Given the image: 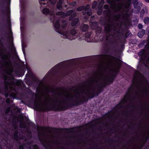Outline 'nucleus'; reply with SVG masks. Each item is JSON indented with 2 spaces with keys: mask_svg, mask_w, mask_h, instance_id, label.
<instances>
[{
  "mask_svg": "<svg viewBox=\"0 0 149 149\" xmlns=\"http://www.w3.org/2000/svg\"><path fill=\"white\" fill-rule=\"evenodd\" d=\"M131 0H107L114 12L107 22L104 28L107 39L118 33L123 24L129 25L130 21L129 19L128 12L123 7L128 9L130 5Z\"/></svg>",
  "mask_w": 149,
  "mask_h": 149,
  "instance_id": "f257e3e1",
  "label": "nucleus"
},
{
  "mask_svg": "<svg viewBox=\"0 0 149 149\" xmlns=\"http://www.w3.org/2000/svg\"><path fill=\"white\" fill-rule=\"evenodd\" d=\"M84 87L86 89L83 90L81 92L83 99L81 98L79 92L76 91H75V94L74 95H70L69 93L65 95V99L62 97L61 94H59L62 98V99L57 98L55 101L53 102H47L42 105L39 104L35 101L34 102V106L37 108H41L42 111H49L52 108L58 109L64 106L70 104L72 106L78 105L84 102L86 97L89 98H92L94 97L95 92V87L92 86H85Z\"/></svg>",
  "mask_w": 149,
  "mask_h": 149,
  "instance_id": "f03ea898",
  "label": "nucleus"
},
{
  "mask_svg": "<svg viewBox=\"0 0 149 149\" xmlns=\"http://www.w3.org/2000/svg\"><path fill=\"white\" fill-rule=\"evenodd\" d=\"M132 83L122 101L120 102L113 109L114 112H120L124 107V103L128 101H129L130 103V106L133 107L134 105L131 104L133 101L139 100L141 94L149 97L148 82L144 76L138 71H135Z\"/></svg>",
  "mask_w": 149,
  "mask_h": 149,
  "instance_id": "7ed1b4c3",
  "label": "nucleus"
},
{
  "mask_svg": "<svg viewBox=\"0 0 149 149\" xmlns=\"http://www.w3.org/2000/svg\"><path fill=\"white\" fill-rule=\"evenodd\" d=\"M118 43L116 41L112 42L110 47L111 52L109 54H104L95 56L93 57L74 58L65 61L57 64L56 65H70L76 64H85L93 60H96L98 64L94 65H104V64H116L123 65V62L119 60L116 56V47Z\"/></svg>",
  "mask_w": 149,
  "mask_h": 149,
  "instance_id": "20e7f679",
  "label": "nucleus"
},
{
  "mask_svg": "<svg viewBox=\"0 0 149 149\" xmlns=\"http://www.w3.org/2000/svg\"><path fill=\"white\" fill-rule=\"evenodd\" d=\"M57 0H49L52 4L49 7L50 9L47 8H43L42 10V13L48 14L50 16V19L54 24L55 31L62 35L64 38H68L70 40L75 39L77 38L76 31L72 29H71L70 32L67 30L65 31L67 26L66 21L64 20L62 16H55L54 11L56 8L53 5L56 3Z\"/></svg>",
  "mask_w": 149,
  "mask_h": 149,
  "instance_id": "39448f33",
  "label": "nucleus"
},
{
  "mask_svg": "<svg viewBox=\"0 0 149 149\" xmlns=\"http://www.w3.org/2000/svg\"><path fill=\"white\" fill-rule=\"evenodd\" d=\"M0 61L4 65H12L15 62L13 57L4 47L0 49Z\"/></svg>",
  "mask_w": 149,
  "mask_h": 149,
  "instance_id": "423d86ee",
  "label": "nucleus"
},
{
  "mask_svg": "<svg viewBox=\"0 0 149 149\" xmlns=\"http://www.w3.org/2000/svg\"><path fill=\"white\" fill-rule=\"evenodd\" d=\"M119 68V67L117 69L113 68L110 69V72L106 76L107 81L105 82L104 85H102L101 83H100L99 85L102 88L106 86L107 84H109L113 81L115 78L118 72Z\"/></svg>",
  "mask_w": 149,
  "mask_h": 149,
  "instance_id": "0eeeda50",
  "label": "nucleus"
},
{
  "mask_svg": "<svg viewBox=\"0 0 149 149\" xmlns=\"http://www.w3.org/2000/svg\"><path fill=\"white\" fill-rule=\"evenodd\" d=\"M17 69L15 71L16 74L19 76H22L24 74H22V75L20 74V73H24L26 68L28 70V73L30 76H31L33 75V73L30 70L28 69L27 66H17Z\"/></svg>",
  "mask_w": 149,
  "mask_h": 149,
  "instance_id": "6e6552de",
  "label": "nucleus"
},
{
  "mask_svg": "<svg viewBox=\"0 0 149 149\" xmlns=\"http://www.w3.org/2000/svg\"><path fill=\"white\" fill-rule=\"evenodd\" d=\"M84 10L82 12V14L83 15H85L86 14L88 16H89L91 15L92 12L90 8V5H87L86 6H84L80 7L77 9V11H80Z\"/></svg>",
  "mask_w": 149,
  "mask_h": 149,
  "instance_id": "1a4fd4ad",
  "label": "nucleus"
},
{
  "mask_svg": "<svg viewBox=\"0 0 149 149\" xmlns=\"http://www.w3.org/2000/svg\"><path fill=\"white\" fill-rule=\"evenodd\" d=\"M91 32H88L85 34V40L88 42H98L97 39L94 38Z\"/></svg>",
  "mask_w": 149,
  "mask_h": 149,
  "instance_id": "9d476101",
  "label": "nucleus"
},
{
  "mask_svg": "<svg viewBox=\"0 0 149 149\" xmlns=\"http://www.w3.org/2000/svg\"><path fill=\"white\" fill-rule=\"evenodd\" d=\"M55 70L53 69V68L43 78L42 80L44 82H46L50 79L52 75L54 74Z\"/></svg>",
  "mask_w": 149,
  "mask_h": 149,
  "instance_id": "9b49d317",
  "label": "nucleus"
},
{
  "mask_svg": "<svg viewBox=\"0 0 149 149\" xmlns=\"http://www.w3.org/2000/svg\"><path fill=\"white\" fill-rule=\"evenodd\" d=\"M91 28L92 29L96 30L97 34H101V28L98 26V23L96 22H93L91 23Z\"/></svg>",
  "mask_w": 149,
  "mask_h": 149,
  "instance_id": "f8f14e48",
  "label": "nucleus"
},
{
  "mask_svg": "<svg viewBox=\"0 0 149 149\" xmlns=\"http://www.w3.org/2000/svg\"><path fill=\"white\" fill-rule=\"evenodd\" d=\"M91 82L97 88L98 91L100 92L102 91V87H101V86L99 84H98V83H99V80L98 79L95 78H94L91 81Z\"/></svg>",
  "mask_w": 149,
  "mask_h": 149,
  "instance_id": "ddd939ff",
  "label": "nucleus"
},
{
  "mask_svg": "<svg viewBox=\"0 0 149 149\" xmlns=\"http://www.w3.org/2000/svg\"><path fill=\"white\" fill-rule=\"evenodd\" d=\"M73 10H70L67 11L66 13L62 12H57L56 13V15H62V16H69L71 15L73 12Z\"/></svg>",
  "mask_w": 149,
  "mask_h": 149,
  "instance_id": "4468645a",
  "label": "nucleus"
},
{
  "mask_svg": "<svg viewBox=\"0 0 149 149\" xmlns=\"http://www.w3.org/2000/svg\"><path fill=\"white\" fill-rule=\"evenodd\" d=\"M89 28L88 25L85 24L81 25L80 27L81 30L83 32H85L88 30Z\"/></svg>",
  "mask_w": 149,
  "mask_h": 149,
  "instance_id": "2eb2a0df",
  "label": "nucleus"
},
{
  "mask_svg": "<svg viewBox=\"0 0 149 149\" xmlns=\"http://www.w3.org/2000/svg\"><path fill=\"white\" fill-rule=\"evenodd\" d=\"M16 58L17 60L15 62L17 65H25L24 62L21 61L19 59V58L18 56H16Z\"/></svg>",
  "mask_w": 149,
  "mask_h": 149,
  "instance_id": "dca6fc26",
  "label": "nucleus"
},
{
  "mask_svg": "<svg viewBox=\"0 0 149 149\" xmlns=\"http://www.w3.org/2000/svg\"><path fill=\"white\" fill-rule=\"evenodd\" d=\"M63 2V0H59L58 1L56 5V7L58 9L60 10L62 9V4Z\"/></svg>",
  "mask_w": 149,
  "mask_h": 149,
  "instance_id": "f3484780",
  "label": "nucleus"
},
{
  "mask_svg": "<svg viewBox=\"0 0 149 149\" xmlns=\"http://www.w3.org/2000/svg\"><path fill=\"white\" fill-rule=\"evenodd\" d=\"M145 32V31L144 30H142L140 31L139 33L138 36L139 38H141L144 35Z\"/></svg>",
  "mask_w": 149,
  "mask_h": 149,
  "instance_id": "a211bd4d",
  "label": "nucleus"
},
{
  "mask_svg": "<svg viewBox=\"0 0 149 149\" xmlns=\"http://www.w3.org/2000/svg\"><path fill=\"white\" fill-rule=\"evenodd\" d=\"M79 21V19L78 18H75L74 19L71 23V25L72 26H75L78 23Z\"/></svg>",
  "mask_w": 149,
  "mask_h": 149,
  "instance_id": "6ab92c4d",
  "label": "nucleus"
},
{
  "mask_svg": "<svg viewBox=\"0 0 149 149\" xmlns=\"http://www.w3.org/2000/svg\"><path fill=\"white\" fill-rule=\"evenodd\" d=\"M45 0H39V2L40 5V9H42V8H44L45 6H43L45 5V2H42V1H44Z\"/></svg>",
  "mask_w": 149,
  "mask_h": 149,
  "instance_id": "aec40b11",
  "label": "nucleus"
},
{
  "mask_svg": "<svg viewBox=\"0 0 149 149\" xmlns=\"http://www.w3.org/2000/svg\"><path fill=\"white\" fill-rule=\"evenodd\" d=\"M102 7H100L98 8L97 11V13L98 15H101L102 12Z\"/></svg>",
  "mask_w": 149,
  "mask_h": 149,
  "instance_id": "412c9836",
  "label": "nucleus"
},
{
  "mask_svg": "<svg viewBox=\"0 0 149 149\" xmlns=\"http://www.w3.org/2000/svg\"><path fill=\"white\" fill-rule=\"evenodd\" d=\"M144 22L145 24H147L149 22V18L148 17L145 18Z\"/></svg>",
  "mask_w": 149,
  "mask_h": 149,
  "instance_id": "4be33fe9",
  "label": "nucleus"
},
{
  "mask_svg": "<svg viewBox=\"0 0 149 149\" xmlns=\"http://www.w3.org/2000/svg\"><path fill=\"white\" fill-rule=\"evenodd\" d=\"M133 4L134 8H136L138 4V2L137 0H133Z\"/></svg>",
  "mask_w": 149,
  "mask_h": 149,
  "instance_id": "5701e85b",
  "label": "nucleus"
},
{
  "mask_svg": "<svg viewBox=\"0 0 149 149\" xmlns=\"http://www.w3.org/2000/svg\"><path fill=\"white\" fill-rule=\"evenodd\" d=\"M145 53V51L144 50H141L138 53L139 55L141 56L143 55Z\"/></svg>",
  "mask_w": 149,
  "mask_h": 149,
  "instance_id": "b1692460",
  "label": "nucleus"
},
{
  "mask_svg": "<svg viewBox=\"0 0 149 149\" xmlns=\"http://www.w3.org/2000/svg\"><path fill=\"white\" fill-rule=\"evenodd\" d=\"M97 4V1H93V4H92V8H95L96 7V5Z\"/></svg>",
  "mask_w": 149,
  "mask_h": 149,
  "instance_id": "393cba45",
  "label": "nucleus"
},
{
  "mask_svg": "<svg viewBox=\"0 0 149 149\" xmlns=\"http://www.w3.org/2000/svg\"><path fill=\"white\" fill-rule=\"evenodd\" d=\"M10 149H39V148H10Z\"/></svg>",
  "mask_w": 149,
  "mask_h": 149,
  "instance_id": "a878e982",
  "label": "nucleus"
},
{
  "mask_svg": "<svg viewBox=\"0 0 149 149\" xmlns=\"http://www.w3.org/2000/svg\"><path fill=\"white\" fill-rule=\"evenodd\" d=\"M104 3V0H102L100 2L99 5L100 6V7H102V6Z\"/></svg>",
  "mask_w": 149,
  "mask_h": 149,
  "instance_id": "bb28decb",
  "label": "nucleus"
},
{
  "mask_svg": "<svg viewBox=\"0 0 149 149\" xmlns=\"http://www.w3.org/2000/svg\"><path fill=\"white\" fill-rule=\"evenodd\" d=\"M76 15V14L75 13H73V14H72V15H71V16L70 17L69 19V20H71L72 19L73 17H74Z\"/></svg>",
  "mask_w": 149,
  "mask_h": 149,
  "instance_id": "cd10ccee",
  "label": "nucleus"
},
{
  "mask_svg": "<svg viewBox=\"0 0 149 149\" xmlns=\"http://www.w3.org/2000/svg\"><path fill=\"white\" fill-rule=\"evenodd\" d=\"M10 110V107H8V108L6 111V115H8L9 112Z\"/></svg>",
  "mask_w": 149,
  "mask_h": 149,
  "instance_id": "c85d7f7f",
  "label": "nucleus"
},
{
  "mask_svg": "<svg viewBox=\"0 0 149 149\" xmlns=\"http://www.w3.org/2000/svg\"><path fill=\"white\" fill-rule=\"evenodd\" d=\"M70 5L71 6H75L76 5V3L75 2H73L70 3Z\"/></svg>",
  "mask_w": 149,
  "mask_h": 149,
  "instance_id": "c756f323",
  "label": "nucleus"
},
{
  "mask_svg": "<svg viewBox=\"0 0 149 149\" xmlns=\"http://www.w3.org/2000/svg\"><path fill=\"white\" fill-rule=\"evenodd\" d=\"M138 27L139 29H141L143 27V25L141 24H139L138 25Z\"/></svg>",
  "mask_w": 149,
  "mask_h": 149,
  "instance_id": "7c9ffc66",
  "label": "nucleus"
},
{
  "mask_svg": "<svg viewBox=\"0 0 149 149\" xmlns=\"http://www.w3.org/2000/svg\"><path fill=\"white\" fill-rule=\"evenodd\" d=\"M104 36L101 37V38H99L98 39L99 40H100V41H103L104 39Z\"/></svg>",
  "mask_w": 149,
  "mask_h": 149,
  "instance_id": "2f4dec72",
  "label": "nucleus"
},
{
  "mask_svg": "<svg viewBox=\"0 0 149 149\" xmlns=\"http://www.w3.org/2000/svg\"><path fill=\"white\" fill-rule=\"evenodd\" d=\"M6 102L8 103H9L10 102V100L9 98H8L6 100Z\"/></svg>",
  "mask_w": 149,
  "mask_h": 149,
  "instance_id": "473e14b6",
  "label": "nucleus"
},
{
  "mask_svg": "<svg viewBox=\"0 0 149 149\" xmlns=\"http://www.w3.org/2000/svg\"><path fill=\"white\" fill-rule=\"evenodd\" d=\"M104 8L105 9H108V6L107 5H105L104 6Z\"/></svg>",
  "mask_w": 149,
  "mask_h": 149,
  "instance_id": "72a5a7b5",
  "label": "nucleus"
},
{
  "mask_svg": "<svg viewBox=\"0 0 149 149\" xmlns=\"http://www.w3.org/2000/svg\"><path fill=\"white\" fill-rule=\"evenodd\" d=\"M50 92L52 93H55V91L53 90H51V91Z\"/></svg>",
  "mask_w": 149,
  "mask_h": 149,
  "instance_id": "f704fd0d",
  "label": "nucleus"
},
{
  "mask_svg": "<svg viewBox=\"0 0 149 149\" xmlns=\"http://www.w3.org/2000/svg\"><path fill=\"white\" fill-rule=\"evenodd\" d=\"M144 10H142L141 11V13H142L143 14H144Z\"/></svg>",
  "mask_w": 149,
  "mask_h": 149,
  "instance_id": "c9c22d12",
  "label": "nucleus"
},
{
  "mask_svg": "<svg viewBox=\"0 0 149 149\" xmlns=\"http://www.w3.org/2000/svg\"><path fill=\"white\" fill-rule=\"evenodd\" d=\"M110 13V11L109 10H108V12H107V14L109 15V13Z\"/></svg>",
  "mask_w": 149,
  "mask_h": 149,
  "instance_id": "e433bc0d",
  "label": "nucleus"
},
{
  "mask_svg": "<svg viewBox=\"0 0 149 149\" xmlns=\"http://www.w3.org/2000/svg\"><path fill=\"white\" fill-rule=\"evenodd\" d=\"M145 1L147 3H149V0H145Z\"/></svg>",
  "mask_w": 149,
  "mask_h": 149,
  "instance_id": "4c0bfd02",
  "label": "nucleus"
},
{
  "mask_svg": "<svg viewBox=\"0 0 149 149\" xmlns=\"http://www.w3.org/2000/svg\"><path fill=\"white\" fill-rule=\"evenodd\" d=\"M149 138V136L147 138L146 141L148 140Z\"/></svg>",
  "mask_w": 149,
  "mask_h": 149,
  "instance_id": "58836bf2",
  "label": "nucleus"
},
{
  "mask_svg": "<svg viewBox=\"0 0 149 149\" xmlns=\"http://www.w3.org/2000/svg\"><path fill=\"white\" fill-rule=\"evenodd\" d=\"M146 66V67L147 68H148V69H149V66Z\"/></svg>",
  "mask_w": 149,
  "mask_h": 149,
  "instance_id": "ea45409f",
  "label": "nucleus"
},
{
  "mask_svg": "<svg viewBox=\"0 0 149 149\" xmlns=\"http://www.w3.org/2000/svg\"><path fill=\"white\" fill-rule=\"evenodd\" d=\"M94 16H91V18H94Z\"/></svg>",
  "mask_w": 149,
  "mask_h": 149,
  "instance_id": "a19ab883",
  "label": "nucleus"
},
{
  "mask_svg": "<svg viewBox=\"0 0 149 149\" xmlns=\"http://www.w3.org/2000/svg\"><path fill=\"white\" fill-rule=\"evenodd\" d=\"M37 131L38 132V134H39L40 133L39 132V130L38 128Z\"/></svg>",
  "mask_w": 149,
  "mask_h": 149,
  "instance_id": "79ce46f5",
  "label": "nucleus"
},
{
  "mask_svg": "<svg viewBox=\"0 0 149 149\" xmlns=\"http://www.w3.org/2000/svg\"><path fill=\"white\" fill-rule=\"evenodd\" d=\"M1 88H0V93H1Z\"/></svg>",
  "mask_w": 149,
  "mask_h": 149,
  "instance_id": "37998d69",
  "label": "nucleus"
},
{
  "mask_svg": "<svg viewBox=\"0 0 149 149\" xmlns=\"http://www.w3.org/2000/svg\"><path fill=\"white\" fill-rule=\"evenodd\" d=\"M5 96L6 97H7L8 96V95H6Z\"/></svg>",
  "mask_w": 149,
  "mask_h": 149,
  "instance_id": "c03bdc74",
  "label": "nucleus"
},
{
  "mask_svg": "<svg viewBox=\"0 0 149 149\" xmlns=\"http://www.w3.org/2000/svg\"><path fill=\"white\" fill-rule=\"evenodd\" d=\"M41 133V134H42V135H43V134L42 133Z\"/></svg>",
  "mask_w": 149,
  "mask_h": 149,
  "instance_id": "a18cd8bd",
  "label": "nucleus"
},
{
  "mask_svg": "<svg viewBox=\"0 0 149 149\" xmlns=\"http://www.w3.org/2000/svg\"><path fill=\"white\" fill-rule=\"evenodd\" d=\"M66 6H66V5H65V7H66Z\"/></svg>",
  "mask_w": 149,
  "mask_h": 149,
  "instance_id": "49530a36",
  "label": "nucleus"
},
{
  "mask_svg": "<svg viewBox=\"0 0 149 149\" xmlns=\"http://www.w3.org/2000/svg\"><path fill=\"white\" fill-rule=\"evenodd\" d=\"M7 134H9V133L8 132H7Z\"/></svg>",
  "mask_w": 149,
  "mask_h": 149,
  "instance_id": "de8ad7c7",
  "label": "nucleus"
},
{
  "mask_svg": "<svg viewBox=\"0 0 149 149\" xmlns=\"http://www.w3.org/2000/svg\"><path fill=\"white\" fill-rule=\"evenodd\" d=\"M109 116H110V114H109Z\"/></svg>",
  "mask_w": 149,
  "mask_h": 149,
  "instance_id": "09e8293b",
  "label": "nucleus"
},
{
  "mask_svg": "<svg viewBox=\"0 0 149 149\" xmlns=\"http://www.w3.org/2000/svg\"><path fill=\"white\" fill-rule=\"evenodd\" d=\"M142 112L141 111V114H142Z\"/></svg>",
  "mask_w": 149,
  "mask_h": 149,
  "instance_id": "8fccbe9b",
  "label": "nucleus"
}]
</instances>
